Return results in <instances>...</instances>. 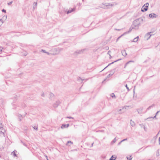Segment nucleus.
Here are the masks:
<instances>
[{
	"label": "nucleus",
	"instance_id": "nucleus-1",
	"mask_svg": "<svg viewBox=\"0 0 160 160\" xmlns=\"http://www.w3.org/2000/svg\"><path fill=\"white\" fill-rule=\"evenodd\" d=\"M143 21L142 18H140L135 20L133 23L132 28L136 30H138L140 26L142 24Z\"/></svg>",
	"mask_w": 160,
	"mask_h": 160
},
{
	"label": "nucleus",
	"instance_id": "nucleus-2",
	"mask_svg": "<svg viewBox=\"0 0 160 160\" xmlns=\"http://www.w3.org/2000/svg\"><path fill=\"white\" fill-rule=\"evenodd\" d=\"M148 2L146 3L142 7L141 9V11L143 12H145L148 10Z\"/></svg>",
	"mask_w": 160,
	"mask_h": 160
},
{
	"label": "nucleus",
	"instance_id": "nucleus-3",
	"mask_svg": "<svg viewBox=\"0 0 160 160\" xmlns=\"http://www.w3.org/2000/svg\"><path fill=\"white\" fill-rule=\"evenodd\" d=\"M5 130L3 128L0 129V136L5 137Z\"/></svg>",
	"mask_w": 160,
	"mask_h": 160
},
{
	"label": "nucleus",
	"instance_id": "nucleus-4",
	"mask_svg": "<svg viewBox=\"0 0 160 160\" xmlns=\"http://www.w3.org/2000/svg\"><path fill=\"white\" fill-rule=\"evenodd\" d=\"M151 33H152V32H151L147 33L145 36V38L147 40L149 39L152 35V34H151Z\"/></svg>",
	"mask_w": 160,
	"mask_h": 160
},
{
	"label": "nucleus",
	"instance_id": "nucleus-5",
	"mask_svg": "<svg viewBox=\"0 0 160 160\" xmlns=\"http://www.w3.org/2000/svg\"><path fill=\"white\" fill-rule=\"evenodd\" d=\"M149 16L150 18H156L158 17V15L154 13L150 14Z\"/></svg>",
	"mask_w": 160,
	"mask_h": 160
},
{
	"label": "nucleus",
	"instance_id": "nucleus-6",
	"mask_svg": "<svg viewBox=\"0 0 160 160\" xmlns=\"http://www.w3.org/2000/svg\"><path fill=\"white\" fill-rule=\"evenodd\" d=\"M61 102L59 100L57 101L56 102L53 104V106L54 108H57L60 104Z\"/></svg>",
	"mask_w": 160,
	"mask_h": 160
},
{
	"label": "nucleus",
	"instance_id": "nucleus-7",
	"mask_svg": "<svg viewBox=\"0 0 160 160\" xmlns=\"http://www.w3.org/2000/svg\"><path fill=\"white\" fill-rule=\"evenodd\" d=\"M102 4L103 5H104L105 6H106V7H108V6H110L111 7H112L113 5L112 4H111L110 3H103Z\"/></svg>",
	"mask_w": 160,
	"mask_h": 160
},
{
	"label": "nucleus",
	"instance_id": "nucleus-8",
	"mask_svg": "<svg viewBox=\"0 0 160 160\" xmlns=\"http://www.w3.org/2000/svg\"><path fill=\"white\" fill-rule=\"evenodd\" d=\"M69 126V124H62L61 126V128L62 129L68 128Z\"/></svg>",
	"mask_w": 160,
	"mask_h": 160
},
{
	"label": "nucleus",
	"instance_id": "nucleus-9",
	"mask_svg": "<svg viewBox=\"0 0 160 160\" xmlns=\"http://www.w3.org/2000/svg\"><path fill=\"white\" fill-rule=\"evenodd\" d=\"M143 108L142 107L137 109V111L139 114H141L142 112Z\"/></svg>",
	"mask_w": 160,
	"mask_h": 160
},
{
	"label": "nucleus",
	"instance_id": "nucleus-10",
	"mask_svg": "<svg viewBox=\"0 0 160 160\" xmlns=\"http://www.w3.org/2000/svg\"><path fill=\"white\" fill-rule=\"evenodd\" d=\"M121 59H118L117 60H116L115 61H114V62H112V63H109V64H108V65L107 66H106L103 70H104V69H105L108 66H109L110 65H111V64H112L114 62H116L118 61H119L120 60H121Z\"/></svg>",
	"mask_w": 160,
	"mask_h": 160
},
{
	"label": "nucleus",
	"instance_id": "nucleus-11",
	"mask_svg": "<svg viewBox=\"0 0 160 160\" xmlns=\"http://www.w3.org/2000/svg\"><path fill=\"white\" fill-rule=\"evenodd\" d=\"M122 55L124 56H125L127 55V53L126 52V51L125 50H123L122 51Z\"/></svg>",
	"mask_w": 160,
	"mask_h": 160
},
{
	"label": "nucleus",
	"instance_id": "nucleus-12",
	"mask_svg": "<svg viewBox=\"0 0 160 160\" xmlns=\"http://www.w3.org/2000/svg\"><path fill=\"white\" fill-rule=\"evenodd\" d=\"M130 124L132 127H134L135 125V124L134 121H132V119L130 120Z\"/></svg>",
	"mask_w": 160,
	"mask_h": 160
},
{
	"label": "nucleus",
	"instance_id": "nucleus-13",
	"mask_svg": "<svg viewBox=\"0 0 160 160\" xmlns=\"http://www.w3.org/2000/svg\"><path fill=\"white\" fill-rule=\"evenodd\" d=\"M155 106V104H152L151 106H149L147 109V111L148 110L151 108L154 107Z\"/></svg>",
	"mask_w": 160,
	"mask_h": 160
},
{
	"label": "nucleus",
	"instance_id": "nucleus-14",
	"mask_svg": "<svg viewBox=\"0 0 160 160\" xmlns=\"http://www.w3.org/2000/svg\"><path fill=\"white\" fill-rule=\"evenodd\" d=\"M116 158V155H112L109 159V160H115Z\"/></svg>",
	"mask_w": 160,
	"mask_h": 160
},
{
	"label": "nucleus",
	"instance_id": "nucleus-15",
	"mask_svg": "<svg viewBox=\"0 0 160 160\" xmlns=\"http://www.w3.org/2000/svg\"><path fill=\"white\" fill-rule=\"evenodd\" d=\"M75 10V9H74V8H72V9H69L67 12V14H68L69 13H70L71 12H72L74 10Z\"/></svg>",
	"mask_w": 160,
	"mask_h": 160
},
{
	"label": "nucleus",
	"instance_id": "nucleus-16",
	"mask_svg": "<svg viewBox=\"0 0 160 160\" xmlns=\"http://www.w3.org/2000/svg\"><path fill=\"white\" fill-rule=\"evenodd\" d=\"M134 62V61H132V60L130 61H128V62H127L125 64V66H124V68H126V67L127 65L130 62Z\"/></svg>",
	"mask_w": 160,
	"mask_h": 160
},
{
	"label": "nucleus",
	"instance_id": "nucleus-17",
	"mask_svg": "<svg viewBox=\"0 0 160 160\" xmlns=\"http://www.w3.org/2000/svg\"><path fill=\"white\" fill-rule=\"evenodd\" d=\"M77 80L78 81H80V80H81L82 81V82H81V83H83V81L85 79H82L80 77H78L77 78Z\"/></svg>",
	"mask_w": 160,
	"mask_h": 160
},
{
	"label": "nucleus",
	"instance_id": "nucleus-18",
	"mask_svg": "<svg viewBox=\"0 0 160 160\" xmlns=\"http://www.w3.org/2000/svg\"><path fill=\"white\" fill-rule=\"evenodd\" d=\"M83 50H81L79 51H77L75 52V53H77L78 54H80L83 52Z\"/></svg>",
	"mask_w": 160,
	"mask_h": 160
},
{
	"label": "nucleus",
	"instance_id": "nucleus-19",
	"mask_svg": "<svg viewBox=\"0 0 160 160\" xmlns=\"http://www.w3.org/2000/svg\"><path fill=\"white\" fill-rule=\"evenodd\" d=\"M37 3L34 2L33 4V8L35 9L36 7Z\"/></svg>",
	"mask_w": 160,
	"mask_h": 160
},
{
	"label": "nucleus",
	"instance_id": "nucleus-20",
	"mask_svg": "<svg viewBox=\"0 0 160 160\" xmlns=\"http://www.w3.org/2000/svg\"><path fill=\"white\" fill-rule=\"evenodd\" d=\"M18 117L19 118V119L20 121H21L22 119V116L21 115L19 114L18 115Z\"/></svg>",
	"mask_w": 160,
	"mask_h": 160
},
{
	"label": "nucleus",
	"instance_id": "nucleus-21",
	"mask_svg": "<svg viewBox=\"0 0 160 160\" xmlns=\"http://www.w3.org/2000/svg\"><path fill=\"white\" fill-rule=\"evenodd\" d=\"M15 152H17L16 151H14L13 152H12V154H13V155L14 156H17V155L15 153Z\"/></svg>",
	"mask_w": 160,
	"mask_h": 160
},
{
	"label": "nucleus",
	"instance_id": "nucleus-22",
	"mask_svg": "<svg viewBox=\"0 0 160 160\" xmlns=\"http://www.w3.org/2000/svg\"><path fill=\"white\" fill-rule=\"evenodd\" d=\"M127 159L128 160H132V157L131 156H129V157H127Z\"/></svg>",
	"mask_w": 160,
	"mask_h": 160
},
{
	"label": "nucleus",
	"instance_id": "nucleus-23",
	"mask_svg": "<svg viewBox=\"0 0 160 160\" xmlns=\"http://www.w3.org/2000/svg\"><path fill=\"white\" fill-rule=\"evenodd\" d=\"M116 141H117V140H116V138H115L113 139V140L112 141L111 143L112 144H113V143H114L116 142Z\"/></svg>",
	"mask_w": 160,
	"mask_h": 160
},
{
	"label": "nucleus",
	"instance_id": "nucleus-24",
	"mask_svg": "<svg viewBox=\"0 0 160 160\" xmlns=\"http://www.w3.org/2000/svg\"><path fill=\"white\" fill-rule=\"evenodd\" d=\"M139 125L140 126L141 128H144V129H145V126L143 125L142 124H140Z\"/></svg>",
	"mask_w": 160,
	"mask_h": 160
},
{
	"label": "nucleus",
	"instance_id": "nucleus-25",
	"mask_svg": "<svg viewBox=\"0 0 160 160\" xmlns=\"http://www.w3.org/2000/svg\"><path fill=\"white\" fill-rule=\"evenodd\" d=\"M113 73L114 72H112V74L110 73L108 74L107 76L108 78H110L112 75L113 74Z\"/></svg>",
	"mask_w": 160,
	"mask_h": 160
},
{
	"label": "nucleus",
	"instance_id": "nucleus-26",
	"mask_svg": "<svg viewBox=\"0 0 160 160\" xmlns=\"http://www.w3.org/2000/svg\"><path fill=\"white\" fill-rule=\"evenodd\" d=\"M69 143H71V144H72V142H71V141H68V142H67V144H66V145H68V144Z\"/></svg>",
	"mask_w": 160,
	"mask_h": 160
},
{
	"label": "nucleus",
	"instance_id": "nucleus-27",
	"mask_svg": "<svg viewBox=\"0 0 160 160\" xmlns=\"http://www.w3.org/2000/svg\"><path fill=\"white\" fill-rule=\"evenodd\" d=\"M111 96L112 97V98H113V97H115V96L113 93H112L111 94Z\"/></svg>",
	"mask_w": 160,
	"mask_h": 160
},
{
	"label": "nucleus",
	"instance_id": "nucleus-28",
	"mask_svg": "<svg viewBox=\"0 0 160 160\" xmlns=\"http://www.w3.org/2000/svg\"><path fill=\"white\" fill-rule=\"evenodd\" d=\"M138 41V40H137V39L135 38L133 40L132 42H136Z\"/></svg>",
	"mask_w": 160,
	"mask_h": 160
},
{
	"label": "nucleus",
	"instance_id": "nucleus-29",
	"mask_svg": "<svg viewBox=\"0 0 160 160\" xmlns=\"http://www.w3.org/2000/svg\"><path fill=\"white\" fill-rule=\"evenodd\" d=\"M46 51L45 50H44L41 49V52H43L44 53H46Z\"/></svg>",
	"mask_w": 160,
	"mask_h": 160
},
{
	"label": "nucleus",
	"instance_id": "nucleus-30",
	"mask_svg": "<svg viewBox=\"0 0 160 160\" xmlns=\"http://www.w3.org/2000/svg\"><path fill=\"white\" fill-rule=\"evenodd\" d=\"M50 97H53L54 96V94L52 93H51L50 94Z\"/></svg>",
	"mask_w": 160,
	"mask_h": 160
},
{
	"label": "nucleus",
	"instance_id": "nucleus-31",
	"mask_svg": "<svg viewBox=\"0 0 160 160\" xmlns=\"http://www.w3.org/2000/svg\"><path fill=\"white\" fill-rule=\"evenodd\" d=\"M3 20L2 19H0V23L2 24L3 23Z\"/></svg>",
	"mask_w": 160,
	"mask_h": 160
},
{
	"label": "nucleus",
	"instance_id": "nucleus-32",
	"mask_svg": "<svg viewBox=\"0 0 160 160\" xmlns=\"http://www.w3.org/2000/svg\"><path fill=\"white\" fill-rule=\"evenodd\" d=\"M125 86L126 87V88L128 90V91H129V88L128 87V86H127V84H126L125 85Z\"/></svg>",
	"mask_w": 160,
	"mask_h": 160
},
{
	"label": "nucleus",
	"instance_id": "nucleus-33",
	"mask_svg": "<svg viewBox=\"0 0 160 160\" xmlns=\"http://www.w3.org/2000/svg\"><path fill=\"white\" fill-rule=\"evenodd\" d=\"M12 3V1L9 2H8V5H10Z\"/></svg>",
	"mask_w": 160,
	"mask_h": 160
},
{
	"label": "nucleus",
	"instance_id": "nucleus-34",
	"mask_svg": "<svg viewBox=\"0 0 160 160\" xmlns=\"http://www.w3.org/2000/svg\"><path fill=\"white\" fill-rule=\"evenodd\" d=\"M2 12H4L5 13H6V10H5L4 9H2Z\"/></svg>",
	"mask_w": 160,
	"mask_h": 160
},
{
	"label": "nucleus",
	"instance_id": "nucleus-35",
	"mask_svg": "<svg viewBox=\"0 0 160 160\" xmlns=\"http://www.w3.org/2000/svg\"><path fill=\"white\" fill-rule=\"evenodd\" d=\"M2 128V124L1 123H0V129L1 128Z\"/></svg>",
	"mask_w": 160,
	"mask_h": 160
},
{
	"label": "nucleus",
	"instance_id": "nucleus-36",
	"mask_svg": "<svg viewBox=\"0 0 160 160\" xmlns=\"http://www.w3.org/2000/svg\"><path fill=\"white\" fill-rule=\"evenodd\" d=\"M22 143L25 146H26V145L24 142H23L22 141H21Z\"/></svg>",
	"mask_w": 160,
	"mask_h": 160
},
{
	"label": "nucleus",
	"instance_id": "nucleus-37",
	"mask_svg": "<svg viewBox=\"0 0 160 160\" xmlns=\"http://www.w3.org/2000/svg\"><path fill=\"white\" fill-rule=\"evenodd\" d=\"M67 118H70V119H73V118L72 117H67Z\"/></svg>",
	"mask_w": 160,
	"mask_h": 160
},
{
	"label": "nucleus",
	"instance_id": "nucleus-38",
	"mask_svg": "<svg viewBox=\"0 0 160 160\" xmlns=\"http://www.w3.org/2000/svg\"><path fill=\"white\" fill-rule=\"evenodd\" d=\"M160 112V110L158 111L156 113V116L159 112Z\"/></svg>",
	"mask_w": 160,
	"mask_h": 160
},
{
	"label": "nucleus",
	"instance_id": "nucleus-39",
	"mask_svg": "<svg viewBox=\"0 0 160 160\" xmlns=\"http://www.w3.org/2000/svg\"><path fill=\"white\" fill-rule=\"evenodd\" d=\"M33 128H34V129H35L36 130H38V127H33Z\"/></svg>",
	"mask_w": 160,
	"mask_h": 160
},
{
	"label": "nucleus",
	"instance_id": "nucleus-40",
	"mask_svg": "<svg viewBox=\"0 0 160 160\" xmlns=\"http://www.w3.org/2000/svg\"><path fill=\"white\" fill-rule=\"evenodd\" d=\"M127 140V138H125V139H124L122 140L121 141H122V142H123L124 141Z\"/></svg>",
	"mask_w": 160,
	"mask_h": 160
},
{
	"label": "nucleus",
	"instance_id": "nucleus-41",
	"mask_svg": "<svg viewBox=\"0 0 160 160\" xmlns=\"http://www.w3.org/2000/svg\"><path fill=\"white\" fill-rule=\"evenodd\" d=\"M46 54H47L48 55H50V54H51V53H49V52H46Z\"/></svg>",
	"mask_w": 160,
	"mask_h": 160
},
{
	"label": "nucleus",
	"instance_id": "nucleus-42",
	"mask_svg": "<svg viewBox=\"0 0 160 160\" xmlns=\"http://www.w3.org/2000/svg\"><path fill=\"white\" fill-rule=\"evenodd\" d=\"M3 17L4 18H5V19H6L7 18V15H4Z\"/></svg>",
	"mask_w": 160,
	"mask_h": 160
},
{
	"label": "nucleus",
	"instance_id": "nucleus-43",
	"mask_svg": "<svg viewBox=\"0 0 160 160\" xmlns=\"http://www.w3.org/2000/svg\"><path fill=\"white\" fill-rule=\"evenodd\" d=\"M123 35H122L121 36H120L117 39V40L118 41Z\"/></svg>",
	"mask_w": 160,
	"mask_h": 160
},
{
	"label": "nucleus",
	"instance_id": "nucleus-44",
	"mask_svg": "<svg viewBox=\"0 0 160 160\" xmlns=\"http://www.w3.org/2000/svg\"><path fill=\"white\" fill-rule=\"evenodd\" d=\"M122 142V141H121L120 142H119L118 143V145H120V144H121Z\"/></svg>",
	"mask_w": 160,
	"mask_h": 160
},
{
	"label": "nucleus",
	"instance_id": "nucleus-45",
	"mask_svg": "<svg viewBox=\"0 0 160 160\" xmlns=\"http://www.w3.org/2000/svg\"><path fill=\"white\" fill-rule=\"evenodd\" d=\"M41 96L43 97H44L45 96L44 93H43L41 95Z\"/></svg>",
	"mask_w": 160,
	"mask_h": 160
},
{
	"label": "nucleus",
	"instance_id": "nucleus-46",
	"mask_svg": "<svg viewBox=\"0 0 160 160\" xmlns=\"http://www.w3.org/2000/svg\"><path fill=\"white\" fill-rule=\"evenodd\" d=\"M152 118H155L156 119H157V118H156V115L153 117Z\"/></svg>",
	"mask_w": 160,
	"mask_h": 160
},
{
	"label": "nucleus",
	"instance_id": "nucleus-47",
	"mask_svg": "<svg viewBox=\"0 0 160 160\" xmlns=\"http://www.w3.org/2000/svg\"><path fill=\"white\" fill-rule=\"evenodd\" d=\"M159 144L160 145V137H159Z\"/></svg>",
	"mask_w": 160,
	"mask_h": 160
},
{
	"label": "nucleus",
	"instance_id": "nucleus-48",
	"mask_svg": "<svg viewBox=\"0 0 160 160\" xmlns=\"http://www.w3.org/2000/svg\"><path fill=\"white\" fill-rule=\"evenodd\" d=\"M139 37L138 36H137V37H136L135 38L137 39V40H138V39Z\"/></svg>",
	"mask_w": 160,
	"mask_h": 160
},
{
	"label": "nucleus",
	"instance_id": "nucleus-49",
	"mask_svg": "<svg viewBox=\"0 0 160 160\" xmlns=\"http://www.w3.org/2000/svg\"><path fill=\"white\" fill-rule=\"evenodd\" d=\"M2 48H0V52L2 51Z\"/></svg>",
	"mask_w": 160,
	"mask_h": 160
},
{
	"label": "nucleus",
	"instance_id": "nucleus-50",
	"mask_svg": "<svg viewBox=\"0 0 160 160\" xmlns=\"http://www.w3.org/2000/svg\"><path fill=\"white\" fill-rule=\"evenodd\" d=\"M93 144H94V142H93V143L92 144H91V147H92V146H93Z\"/></svg>",
	"mask_w": 160,
	"mask_h": 160
},
{
	"label": "nucleus",
	"instance_id": "nucleus-51",
	"mask_svg": "<svg viewBox=\"0 0 160 160\" xmlns=\"http://www.w3.org/2000/svg\"><path fill=\"white\" fill-rule=\"evenodd\" d=\"M46 157V158L47 159V160H48V157L47 156H45Z\"/></svg>",
	"mask_w": 160,
	"mask_h": 160
},
{
	"label": "nucleus",
	"instance_id": "nucleus-52",
	"mask_svg": "<svg viewBox=\"0 0 160 160\" xmlns=\"http://www.w3.org/2000/svg\"><path fill=\"white\" fill-rule=\"evenodd\" d=\"M131 29H130H130L129 30V32H130V31H131Z\"/></svg>",
	"mask_w": 160,
	"mask_h": 160
},
{
	"label": "nucleus",
	"instance_id": "nucleus-53",
	"mask_svg": "<svg viewBox=\"0 0 160 160\" xmlns=\"http://www.w3.org/2000/svg\"><path fill=\"white\" fill-rule=\"evenodd\" d=\"M88 79H86L85 80V81H87Z\"/></svg>",
	"mask_w": 160,
	"mask_h": 160
},
{
	"label": "nucleus",
	"instance_id": "nucleus-54",
	"mask_svg": "<svg viewBox=\"0 0 160 160\" xmlns=\"http://www.w3.org/2000/svg\"><path fill=\"white\" fill-rule=\"evenodd\" d=\"M26 55H27V54H25L24 55V56H26Z\"/></svg>",
	"mask_w": 160,
	"mask_h": 160
},
{
	"label": "nucleus",
	"instance_id": "nucleus-55",
	"mask_svg": "<svg viewBox=\"0 0 160 160\" xmlns=\"http://www.w3.org/2000/svg\"><path fill=\"white\" fill-rule=\"evenodd\" d=\"M121 109H120L119 110V111H121Z\"/></svg>",
	"mask_w": 160,
	"mask_h": 160
},
{
	"label": "nucleus",
	"instance_id": "nucleus-56",
	"mask_svg": "<svg viewBox=\"0 0 160 160\" xmlns=\"http://www.w3.org/2000/svg\"><path fill=\"white\" fill-rule=\"evenodd\" d=\"M82 0V1H83L84 0Z\"/></svg>",
	"mask_w": 160,
	"mask_h": 160
}]
</instances>
